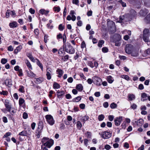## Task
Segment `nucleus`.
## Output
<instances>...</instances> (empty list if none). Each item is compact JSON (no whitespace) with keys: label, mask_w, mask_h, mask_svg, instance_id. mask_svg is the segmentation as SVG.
<instances>
[{"label":"nucleus","mask_w":150,"mask_h":150,"mask_svg":"<svg viewBox=\"0 0 150 150\" xmlns=\"http://www.w3.org/2000/svg\"><path fill=\"white\" fill-rule=\"evenodd\" d=\"M42 144L44 146L47 147L48 148H50L53 145L54 141L51 139L46 137H44L42 140Z\"/></svg>","instance_id":"nucleus-1"},{"label":"nucleus","mask_w":150,"mask_h":150,"mask_svg":"<svg viewBox=\"0 0 150 150\" xmlns=\"http://www.w3.org/2000/svg\"><path fill=\"white\" fill-rule=\"evenodd\" d=\"M150 35V33L148 29H145L143 32V38L144 40L146 42H148L149 40V38Z\"/></svg>","instance_id":"nucleus-2"},{"label":"nucleus","mask_w":150,"mask_h":150,"mask_svg":"<svg viewBox=\"0 0 150 150\" xmlns=\"http://www.w3.org/2000/svg\"><path fill=\"white\" fill-rule=\"evenodd\" d=\"M65 51L70 54H73L75 52V50L70 44L65 45L64 46Z\"/></svg>","instance_id":"nucleus-3"},{"label":"nucleus","mask_w":150,"mask_h":150,"mask_svg":"<svg viewBox=\"0 0 150 150\" xmlns=\"http://www.w3.org/2000/svg\"><path fill=\"white\" fill-rule=\"evenodd\" d=\"M45 118L48 123L51 125H52L54 123L52 116L50 115H47L45 116Z\"/></svg>","instance_id":"nucleus-4"},{"label":"nucleus","mask_w":150,"mask_h":150,"mask_svg":"<svg viewBox=\"0 0 150 150\" xmlns=\"http://www.w3.org/2000/svg\"><path fill=\"white\" fill-rule=\"evenodd\" d=\"M128 14H126L124 16H120V17L119 20L118 22L120 23H124L126 22L129 20V19L127 18V17L129 16Z\"/></svg>","instance_id":"nucleus-5"},{"label":"nucleus","mask_w":150,"mask_h":150,"mask_svg":"<svg viewBox=\"0 0 150 150\" xmlns=\"http://www.w3.org/2000/svg\"><path fill=\"white\" fill-rule=\"evenodd\" d=\"M93 82L98 86L101 85V84L102 80L99 77L95 76L93 77Z\"/></svg>","instance_id":"nucleus-6"},{"label":"nucleus","mask_w":150,"mask_h":150,"mask_svg":"<svg viewBox=\"0 0 150 150\" xmlns=\"http://www.w3.org/2000/svg\"><path fill=\"white\" fill-rule=\"evenodd\" d=\"M46 75L48 80H50L51 79V76L52 74V70L50 68H47L46 69Z\"/></svg>","instance_id":"nucleus-7"},{"label":"nucleus","mask_w":150,"mask_h":150,"mask_svg":"<svg viewBox=\"0 0 150 150\" xmlns=\"http://www.w3.org/2000/svg\"><path fill=\"white\" fill-rule=\"evenodd\" d=\"M132 49L133 46L131 45H127L125 48L126 52L128 54H131L132 51Z\"/></svg>","instance_id":"nucleus-8"},{"label":"nucleus","mask_w":150,"mask_h":150,"mask_svg":"<svg viewBox=\"0 0 150 150\" xmlns=\"http://www.w3.org/2000/svg\"><path fill=\"white\" fill-rule=\"evenodd\" d=\"M111 136V134L108 132L105 131L102 133L101 137L104 139L109 138Z\"/></svg>","instance_id":"nucleus-9"},{"label":"nucleus","mask_w":150,"mask_h":150,"mask_svg":"<svg viewBox=\"0 0 150 150\" xmlns=\"http://www.w3.org/2000/svg\"><path fill=\"white\" fill-rule=\"evenodd\" d=\"M4 105L7 111L10 112L11 108V106L8 100H5Z\"/></svg>","instance_id":"nucleus-10"},{"label":"nucleus","mask_w":150,"mask_h":150,"mask_svg":"<svg viewBox=\"0 0 150 150\" xmlns=\"http://www.w3.org/2000/svg\"><path fill=\"white\" fill-rule=\"evenodd\" d=\"M122 120V117H116L114 120L115 125L117 126H119L120 125Z\"/></svg>","instance_id":"nucleus-11"},{"label":"nucleus","mask_w":150,"mask_h":150,"mask_svg":"<svg viewBox=\"0 0 150 150\" xmlns=\"http://www.w3.org/2000/svg\"><path fill=\"white\" fill-rule=\"evenodd\" d=\"M57 74H58L57 76L59 78H60L64 73L62 70L59 69H57L56 70Z\"/></svg>","instance_id":"nucleus-12"},{"label":"nucleus","mask_w":150,"mask_h":150,"mask_svg":"<svg viewBox=\"0 0 150 150\" xmlns=\"http://www.w3.org/2000/svg\"><path fill=\"white\" fill-rule=\"evenodd\" d=\"M49 12L48 10H46L44 9H41L39 11L40 13L42 15L44 14L47 16Z\"/></svg>","instance_id":"nucleus-13"},{"label":"nucleus","mask_w":150,"mask_h":150,"mask_svg":"<svg viewBox=\"0 0 150 150\" xmlns=\"http://www.w3.org/2000/svg\"><path fill=\"white\" fill-rule=\"evenodd\" d=\"M5 83L6 86L9 87H11L12 85V81L11 80L8 79H6L5 81Z\"/></svg>","instance_id":"nucleus-14"},{"label":"nucleus","mask_w":150,"mask_h":150,"mask_svg":"<svg viewBox=\"0 0 150 150\" xmlns=\"http://www.w3.org/2000/svg\"><path fill=\"white\" fill-rule=\"evenodd\" d=\"M27 76L28 77L32 78H34L36 76V75L33 73L31 71H28L27 72Z\"/></svg>","instance_id":"nucleus-15"},{"label":"nucleus","mask_w":150,"mask_h":150,"mask_svg":"<svg viewBox=\"0 0 150 150\" xmlns=\"http://www.w3.org/2000/svg\"><path fill=\"white\" fill-rule=\"evenodd\" d=\"M147 100V94L145 93H143L141 94V100L144 101Z\"/></svg>","instance_id":"nucleus-16"},{"label":"nucleus","mask_w":150,"mask_h":150,"mask_svg":"<svg viewBox=\"0 0 150 150\" xmlns=\"http://www.w3.org/2000/svg\"><path fill=\"white\" fill-rule=\"evenodd\" d=\"M42 128L43 127L41 125H39L36 131V134H40Z\"/></svg>","instance_id":"nucleus-17"},{"label":"nucleus","mask_w":150,"mask_h":150,"mask_svg":"<svg viewBox=\"0 0 150 150\" xmlns=\"http://www.w3.org/2000/svg\"><path fill=\"white\" fill-rule=\"evenodd\" d=\"M17 26V24L16 22L13 21L10 23L9 26L10 28H13L16 27Z\"/></svg>","instance_id":"nucleus-18"},{"label":"nucleus","mask_w":150,"mask_h":150,"mask_svg":"<svg viewBox=\"0 0 150 150\" xmlns=\"http://www.w3.org/2000/svg\"><path fill=\"white\" fill-rule=\"evenodd\" d=\"M144 120L142 119H140L137 121H135V122L138 126L141 125L143 123Z\"/></svg>","instance_id":"nucleus-19"},{"label":"nucleus","mask_w":150,"mask_h":150,"mask_svg":"<svg viewBox=\"0 0 150 150\" xmlns=\"http://www.w3.org/2000/svg\"><path fill=\"white\" fill-rule=\"evenodd\" d=\"M114 40H121V36L119 34H115L114 36Z\"/></svg>","instance_id":"nucleus-20"},{"label":"nucleus","mask_w":150,"mask_h":150,"mask_svg":"<svg viewBox=\"0 0 150 150\" xmlns=\"http://www.w3.org/2000/svg\"><path fill=\"white\" fill-rule=\"evenodd\" d=\"M22 48V46L21 45H20L17 47L14 50V52L16 54H17L20 51Z\"/></svg>","instance_id":"nucleus-21"},{"label":"nucleus","mask_w":150,"mask_h":150,"mask_svg":"<svg viewBox=\"0 0 150 150\" xmlns=\"http://www.w3.org/2000/svg\"><path fill=\"white\" fill-rule=\"evenodd\" d=\"M135 98L134 95L133 94H129L128 96V99L129 100L132 101L134 100Z\"/></svg>","instance_id":"nucleus-22"},{"label":"nucleus","mask_w":150,"mask_h":150,"mask_svg":"<svg viewBox=\"0 0 150 150\" xmlns=\"http://www.w3.org/2000/svg\"><path fill=\"white\" fill-rule=\"evenodd\" d=\"M76 88V89L80 91H81L83 90V87L82 85L81 84H79L78 85H77Z\"/></svg>","instance_id":"nucleus-23"},{"label":"nucleus","mask_w":150,"mask_h":150,"mask_svg":"<svg viewBox=\"0 0 150 150\" xmlns=\"http://www.w3.org/2000/svg\"><path fill=\"white\" fill-rule=\"evenodd\" d=\"M132 55L134 57H137L138 55V51L137 50H132L131 53Z\"/></svg>","instance_id":"nucleus-24"},{"label":"nucleus","mask_w":150,"mask_h":150,"mask_svg":"<svg viewBox=\"0 0 150 150\" xmlns=\"http://www.w3.org/2000/svg\"><path fill=\"white\" fill-rule=\"evenodd\" d=\"M64 47H61L58 51V54L60 56H62L63 55V52L64 51Z\"/></svg>","instance_id":"nucleus-25"},{"label":"nucleus","mask_w":150,"mask_h":150,"mask_svg":"<svg viewBox=\"0 0 150 150\" xmlns=\"http://www.w3.org/2000/svg\"><path fill=\"white\" fill-rule=\"evenodd\" d=\"M64 94V91H58L57 92V96L59 98H61V96Z\"/></svg>","instance_id":"nucleus-26"},{"label":"nucleus","mask_w":150,"mask_h":150,"mask_svg":"<svg viewBox=\"0 0 150 150\" xmlns=\"http://www.w3.org/2000/svg\"><path fill=\"white\" fill-rule=\"evenodd\" d=\"M25 62L28 67L30 69H32V66L30 63V62L28 61V60H25Z\"/></svg>","instance_id":"nucleus-27"},{"label":"nucleus","mask_w":150,"mask_h":150,"mask_svg":"<svg viewBox=\"0 0 150 150\" xmlns=\"http://www.w3.org/2000/svg\"><path fill=\"white\" fill-rule=\"evenodd\" d=\"M142 2H143L144 4L146 5H150V0H141Z\"/></svg>","instance_id":"nucleus-28"},{"label":"nucleus","mask_w":150,"mask_h":150,"mask_svg":"<svg viewBox=\"0 0 150 150\" xmlns=\"http://www.w3.org/2000/svg\"><path fill=\"white\" fill-rule=\"evenodd\" d=\"M24 103L25 100L21 98H19V104L20 106H21Z\"/></svg>","instance_id":"nucleus-29"},{"label":"nucleus","mask_w":150,"mask_h":150,"mask_svg":"<svg viewBox=\"0 0 150 150\" xmlns=\"http://www.w3.org/2000/svg\"><path fill=\"white\" fill-rule=\"evenodd\" d=\"M36 62L37 64L41 68V69L42 70H43V67L42 65V64L40 63L39 60L37 59H36Z\"/></svg>","instance_id":"nucleus-30"},{"label":"nucleus","mask_w":150,"mask_h":150,"mask_svg":"<svg viewBox=\"0 0 150 150\" xmlns=\"http://www.w3.org/2000/svg\"><path fill=\"white\" fill-rule=\"evenodd\" d=\"M107 81L109 83H111L113 82V79L111 76H109L107 77Z\"/></svg>","instance_id":"nucleus-31"},{"label":"nucleus","mask_w":150,"mask_h":150,"mask_svg":"<svg viewBox=\"0 0 150 150\" xmlns=\"http://www.w3.org/2000/svg\"><path fill=\"white\" fill-rule=\"evenodd\" d=\"M81 99V98L80 97L78 96L74 99L72 100V101L75 102H77L80 100Z\"/></svg>","instance_id":"nucleus-32"},{"label":"nucleus","mask_w":150,"mask_h":150,"mask_svg":"<svg viewBox=\"0 0 150 150\" xmlns=\"http://www.w3.org/2000/svg\"><path fill=\"white\" fill-rule=\"evenodd\" d=\"M146 22L147 23H150V13L148 14L146 18Z\"/></svg>","instance_id":"nucleus-33"},{"label":"nucleus","mask_w":150,"mask_h":150,"mask_svg":"<svg viewBox=\"0 0 150 150\" xmlns=\"http://www.w3.org/2000/svg\"><path fill=\"white\" fill-rule=\"evenodd\" d=\"M89 118L88 116H84L81 119V120L82 121H83L85 122Z\"/></svg>","instance_id":"nucleus-34"},{"label":"nucleus","mask_w":150,"mask_h":150,"mask_svg":"<svg viewBox=\"0 0 150 150\" xmlns=\"http://www.w3.org/2000/svg\"><path fill=\"white\" fill-rule=\"evenodd\" d=\"M104 41L103 40H101L99 41L98 43V46L100 47H102V45L104 43Z\"/></svg>","instance_id":"nucleus-35"},{"label":"nucleus","mask_w":150,"mask_h":150,"mask_svg":"<svg viewBox=\"0 0 150 150\" xmlns=\"http://www.w3.org/2000/svg\"><path fill=\"white\" fill-rule=\"evenodd\" d=\"M76 126L77 128L79 129H80L81 128L82 125V124L81 122L79 121H78L77 122V123L76 124Z\"/></svg>","instance_id":"nucleus-36"},{"label":"nucleus","mask_w":150,"mask_h":150,"mask_svg":"<svg viewBox=\"0 0 150 150\" xmlns=\"http://www.w3.org/2000/svg\"><path fill=\"white\" fill-rule=\"evenodd\" d=\"M121 77L127 81L129 80V77L127 75H122L121 76Z\"/></svg>","instance_id":"nucleus-37"},{"label":"nucleus","mask_w":150,"mask_h":150,"mask_svg":"<svg viewBox=\"0 0 150 150\" xmlns=\"http://www.w3.org/2000/svg\"><path fill=\"white\" fill-rule=\"evenodd\" d=\"M69 56L68 55H66L64 56H63L62 59L64 61H66L67 60L69 59Z\"/></svg>","instance_id":"nucleus-38"},{"label":"nucleus","mask_w":150,"mask_h":150,"mask_svg":"<svg viewBox=\"0 0 150 150\" xmlns=\"http://www.w3.org/2000/svg\"><path fill=\"white\" fill-rule=\"evenodd\" d=\"M120 40H114L116 46H119L120 45L121 42H120Z\"/></svg>","instance_id":"nucleus-39"},{"label":"nucleus","mask_w":150,"mask_h":150,"mask_svg":"<svg viewBox=\"0 0 150 150\" xmlns=\"http://www.w3.org/2000/svg\"><path fill=\"white\" fill-rule=\"evenodd\" d=\"M110 107L111 108L114 109L117 107V105L115 103H113L111 104Z\"/></svg>","instance_id":"nucleus-40"},{"label":"nucleus","mask_w":150,"mask_h":150,"mask_svg":"<svg viewBox=\"0 0 150 150\" xmlns=\"http://www.w3.org/2000/svg\"><path fill=\"white\" fill-rule=\"evenodd\" d=\"M104 118V116L103 114L99 115L98 116V119L99 121H101L103 120Z\"/></svg>","instance_id":"nucleus-41"},{"label":"nucleus","mask_w":150,"mask_h":150,"mask_svg":"<svg viewBox=\"0 0 150 150\" xmlns=\"http://www.w3.org/2000/svg\"><path fill=\"white\" fill-rule=\"evenodd\" d=\"M18 135L22 136H25L27 135V133L26 131H23L19 133Z\"/></svg>","instance_id":"nucleus-42"},{"label":"nucleus","mask_w":150,"mask_h":150,"mask_svg":"<svg viewBox=\"0 0 150 150\" xmlns=\"http://www.w3.org/2000/svg\"><path fill=\"white\" fill-rule=\"evenodd\" d=\"M60 86L59 84L57 83H54L53 84V87L54 88L58 89L59 88Z\"/></svg>","instance_id":"nucleus-43"},{"label":"nucleus","mask_w":150,"mask_h":150,"mask_svg":"<svg viewBox=\"0 0 150 150\" xmlns=\"http://www.w3.org/2000/svg\"><path fill=\"white\" fill-rule=\"evenodd\" d=\"M85 135L88 138H90L91 137V132H87L86 133H85Z\"/></svg>","instance_id":"nucleus-44"},{"label":"nucleus","mask_w":150,"mask_h":150,"mask_svg":"<svg viewBox=\"0 0 150 150\" xmlns=\"http://www.w3.org/2000/svg\"><path fill=\"white\" fill-rule=\"evenodd\" d=\"M62 38L63 39L64 45L66 40V36L65 33H64L62 36Z\"/></svg>","instance_id":"nucleus-45"},{"label":"nucleus","mask_w":150,"mask_h":150,"mask_svg":"<svg viewBox=\"0 0 150 150\" xmlns=\"http://www.w3.org/2000/svg\"><path fill=\"white\" fill-rule=\"evenodd\" d=\"M19 88V91L20 92L23 93L25 92L24 90V87L23 86H20Z\"/></svg>","instance_id":"nucleus-46"},{"label":"nucleus","mask_w":150,"mask_h":150,"mask_svg":"<svg viewBox=\"0 0 150 150\" xmlns=\"http://www.w3.org/2000/svg\"><path fill=\"white\" fill-rule=\"evenodd\" d=\"M122 5V7H125L126 6V3H125V2H123L122 0H120L118 1Z\"/></svg>","instance_id":"nucleus-47"},{"label":"nucleus","mask_w":150,"mask_h":150,"mask_svg":"<svg viewBox=\"0 0 150 150\" xmlns=\"http://www.w3.org/2000/svg\"><path fill=\"white\" fill-rule=\"evenodd\" d=\"M7 62V60L5 58H2L1 60V63L3 64H5Z\"/></svg>","instance_id":"nucleus-48"},{"label":"nucleus","mask_w":150,"mask_h":150,"mask_svg":"<svg viewBox=\"0 0 150 150\" xmlns=\"http://www.w3.org/2000/svg\"><path fill=\"white\" fill-rule=\"evenodd\" d=\"M139 14H140L141 16H144L146 14V12L144 11L143 10H141L140 11Z\"/></svg>","instance_id":"nucleus-49"},{"label":"nucleus","mask_w":150,"mask_h":150,"mask_svg":"<svg viewBox=\"0 0 150 150\" xmlns=\"http://www.w3.org/2000/svg\"><path fill=\"white\" fill-rule=\"evenodd\" d=\"M64 28V27L62 25V24H60L58 28L60 31H62L63 30Z\"/></svg>","instance_id":"nucleus-50"},{"label":"nucleus","mask_w":150,"mask_h":150,"mask_svg":"<svg viewBox=\"0 0 150 150\" xmlns=\"http://www.w3.org/2000/svg\"><path fill=\"white\" fill-rule=\"evenodd\" d=\"M19 74L18 75L19 76H22L23 75L22 72V70L21 69H20V70L18 71Z\"/></svg>","instance_id":"nucleus-51"},{"label":"nucleus","mask_w":150,"mask_h":150,"mask_svg":"<svg viewBox=\"0 0 150 150\" xmlns=\"http://www.w3.org/2000/svg\"><path fill=\"white\" fill-rule=\"evenodd\" d=\"M10 12V15L11 16L14 17L16 15V13L14 11H9Z\"/></svg>","instance_id":"nucleus-52"},{"label":"nucleus","mask_w":150,"mask_h":150,"mask_svg":"<svg viewBox=\"0 0 150 150\" xmlns=\"http://www.w3.org/2000/svg\"><path fill=\"white\" fill-rule=\"evenodd\" d=\"M62 35L60 33H59L58 35H57V40H59L60 39H62Z\"/></svg>","instance_id":"nucleus-53"},{"label":"nucleus","mask_w":150,"mask_h":150,"mask_svg":"<svg viewBox=\"0 0 150 150\" xmlns=\"http://www.w3.org/2000/svg\"><path fill=\"white\" fill-rule=\"evenodd\" d=\"M79 2V0H72V3L73 4H74L76 5H79L78 4Z\"/></svg>","instance_id":"nucleus-54"},{"label":"nucleus","mask_w":150,"mask_h":150,"mask_svg":"<svg viewBox=\"0 0 150 150\" xmlns=\"http://www.w3.org/2000/svg\"><path fill=\"white\" fill-rule=\"evenodd\" d=\"M102 51L103 52H107L108 51V49L106 47H104L102 48Z\"/></svg>","instance_id":"nucleus-55"},{"label":"nucleus","mask_w":150,"mask_h":150,"mask_svg":"<svg viewBox=\"0 0 150 150\" xmlns=\"http://www.w3.org/2000/svg\"><path fill=\"white\" fill-rule=\"evenodd\" d=\"M130 11L132 16H134L136 15V12L134 10L132 9L130 10Z\"/></svg>","instance_id":"nucleus-56"},{"label":"nucleus","mask_w":150,"mask_h":150,"mask_svg":"<svg viewBox=\"0 0 150 150\" xmlns=\"http://www.w3.org/2000/svg\"><path fill=\"white\" fill-rule=\"evenodd\" d=\"M11 134L9 132H7L6 133L4 136L3 138L7 137L9 136Z\"/></svg>","instance_id":"nucleus-57"},{"label":"nucleus","mask_w":150,"mask_h":150,"mask_svg":"<svg viewBox=\"0 0 150 150\" xmlns=\"http://www.w3.org/2000/svg\"><path fill=\"white\" fill-rule=\"evenodd\" d=\"M131 107L133 109H136L137 107V105L135 104H133L131 106Z\"/></svg>","instance_id":"nucleus-58"},{"label":"nucleus","mask_w":150,"mask_h":150,"mask_svg":"<svg viewBox=\"0 0 150 150\" xmlns=\"http://www.w3.org/2000/svg\"><path fill=\"white\" fill-rule=\"evenodd\" d=\"M105 148L107 150H109L111 149V147L109 145L107 144L105 146Z\"/></svg>","instance_id":"nucleus-59"},{"label":"nucleus","mask_w":150,"mask_h":150,"mask_svg":"<svg viewBox=\"0 0 150 150\" xmlns=\"http://www.w3.org/2000/svg\"><path fill=\"white\" fill-rule=\"evenodd\" d=\"M29 11L32 14H34L35 13V10L32 8H31L29 9Z\"/></svg>","instance_id":"nucleus-60"},{"label":"nucleus","mask_w":150,"mask_h":150,"mask_svg":"<svg viewBox=\"0 0 150 150\" xmlns=\"http://www.w3.org/2000/svg\"><path fill=\"white\" fill-rule=\"evenodd\" d=\"M79 76L81 78H82L83 79H84L85 80H86V77L84 76L83 73H80L79 74Z\"/></svg>","instance_id":"nucleus-61"},{"label":"nucleus","mask_w":150,"mask_h":150,"mask_svg":"<svg viewBox=\"0 0 150 150\" xmlns=\"http://www.w3.org/2000/svg\"><path fill=\"white\" fill-rule=\"evenodd\" d=\"M138 88L140 90H143L144 88V86L142 84H140L139 85Z\"/></svg>","instance_id":"nucleus-62"},{"label":"nucleus","mask_w":150,"mask_h":150,"mask_svg":"<svg viewBox=\"0 0 150 150\" xmlns=\"http://www.w3.org/2000/svg\"><path fill=\"white\" fill-rule=\"evenodd\" d=\"M81 47L82 48H83L86 47V44L84 41H83L82 42L81 45Z\"/></svg>","instance_id":"nucleus-63"},{"label":"nucleus","mask_w":150,"mask_h":150,"mask_svg":"<svg viewBox=\"0 0 150 150\" xmlns=\"http://www.w3.org/2000/svg\"><path fill=\"white\" fill-rule=\"evenodd\" d=\"M147 55H150V49H149L145 51Z\"/></svg>","instance_id":"nucleus-64"}]
</instances>
